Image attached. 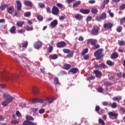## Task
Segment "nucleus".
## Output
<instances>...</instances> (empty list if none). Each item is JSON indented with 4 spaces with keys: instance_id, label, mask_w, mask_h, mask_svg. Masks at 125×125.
Returning <instances> with one entry per match:
<instances>
[{
    "instance_id": "18",
    "label": "nucleus",
    "mask_w": 125,
    "mask_h": 125,
    "mask_svg": "<svg viewBox=\"0 0 125 125\" xmlns=\"http://www.w3.org/2000/svg\"><path fill=\"white\" fill-rule=\"evenodd\" d=\"M80 11L83 14H88L89 12H90V10L89 9H81Z\"/></svg>"
},
{
    "instance_id": "33",
    "label": "nucleus",
    "mask_w": 125,
    "mask_h": 125,
    "mask_svg": "<svg viewBox=\"0 0 125 125\" xmlns=\"http://www.w3.org/2000/svg\"><path fill=\"white\" fill-rule=\"evenodd\" d=\"M33 122H30L28 120L24 121L23 123V125H32Z\"/></svg>"
},
{
    "instance_id": "50",
    "label": "nucleus",
    "mask_w": 125,
    "mask_h": 125,
    "mask_svg": "<svg viewBox=\"0 0 125 125\" xmlns=\"http://www.w3.org/2000/svg\"><path fill=\"white\" fill-rule=\"evenodd\" d=\"M111 107L113 109H115V108H116L117 107V103H113L111 105Z\"/></svg>"
},
{
    "instance_id": "55",
    "label": "nucleus",
    "mask_w": 125,
    "mask_h": 125,
    "mask_svg": "<svg viewBox=\"0 0 125 125\" xmlns=\"http://www.w3.org/2000/svg\"><path fill=\"white\" fill-rule=\"evenodd\" d=\"M18 33L19 34H23V33H25V30L24 29H19L18 31Z\"/></svg>"
},
{
    "instance_id": "20",
    "label": "nucleus",
    "mask_w": 125,
    "mask_h": 125,
    "mask_svg": "<svg viewBox=\"0 0 125 125\" xmlns=\"http://www.w3.org/2000/svg\"><path fill=\"white\" fill-rule=\"evenodd\" d=\"M78 69L77 68L73 67L69 70V72L72 73V74H77V73H78Z\"/></svg>"
},
{
    "instance_id": "42",
    "label": "nucleus",
    "mask_w": 125,
    "mask_h": 125,
    "mask_svg": "<svg viewBox=\"0 0 125 125\" xmlns=\"http://www.w3.org/2000/svg\"><path fill=\"white\" fill-rule=\"evenodd\" d=\"M24 16L25 17H30V16H31V12H27L24 13Z\"/></svg>"
},
{
    "instance_id": "23",
    "label": "nucleus",
    "mask_w": 125,
    "mask_h": 125,
    "mask_svg": "<svg viewBox=\"0 0 125 125\" xmlns=\"http://www.w3.org/2000/svg\"><path fill=\"white\" fill-rule=\"evenodd\" d=\"M25 24V21H20L17 22V26L18 27H22Z\"/></svg>"
},
{
    "instance_id": "51",
    "label": "nucleus",
    "mask_w": 125,
    "mask_h": 125,
    "mask_svg": "<svg viewBox=\"0 0 125 125\" xmlns=\"http://www.w3.org/2000/svg\"><path fill=\"white\" fill-rule=\"evenodd\" d=\"M38 5L41 8H43V7H44V6H45L44 3H39Z\"/></svg>"
},
{
    "instance_id": "16",
    "label": "nucleus",
    "mask_w": 125,
    "mask_h": 125,
    "mask_svg": "<svg viewBox=\"0 0 125 125\" xmlns=\"http://www.w3.org/2000/svg\"><path fill=\"white\" fill-rule=\"evenodd\" d=\"M109 116L110 117L111 119H116L117 117H118V114L113 113L112 112H110L108 113Z\"/></svg>"
},
{
    "instance_id": "6",
    "label": "nucleus",
    "mask_w": 125,
    "mask_h": 125,
    "mask_svg": "<svg viewBox=\"0 0 125 125\" xmlns=\"http://www.w3.org/2000/svg\"><path fill=\"white\" fill-rule=\"evenodd\" d=\"M59 8H58L56 6H53L52 8V13L53 15L57 16L58 14H59Z\"/></svg>"
},
{
    "instance_id": "47",
    "label": "nucleus",
    "mask_w": 125,
    "mask_h": 125,
    "mask_svg": "<svg viewBox=\"0 0 125 125\" xmlns=\"http://www.w3.org/2000/svg\"><path fill=\"white\" fill-rule=\"evenodd\" d=\"M125 8V4H122V5H120L119 7V9L120 10H124Z\"/></svg>"
},
{
    "instance_id": "52",
    "label": "nucleus",
    "mask_w": 125,
    "mask_h": 125,
    "mask_svg": "<svg viewBox=\"0 0 125 125\" xmlns=\"http://www.w3.org/2000/svg\"><path fill=\"white\" fill-rule=\"evenodd\" d=\"M94 68L95 69H99V68H101V64H95Z\"/></svg>"
},
{
    "instance_id": "37",
    "label": "nucleus",
    "mask_w": 125,
    "mask_h": 125,
    "mask_svg": "<svg viewBox=\"0 0 125 125\" xmlns=\"http://www.w3.org/2000/svg\"><path fill=\"white\" fill-rule=\"evenodd\" d=\"M11 123L13 124V125H17V124H19V119L13 120L11 121Z\"/></svg>"
},
{
    "instance_id": "43",
    "label": "nucleus",
    "mask_w": 125,
    "mask_h": 125,
    "mask_svg": "<svg viewBox=\"0 0 125 125\" xmlns=\"http://www.w3.org/2000/svg\"><path fill=\"white\" fill-rule=\"evenodd\" d=\"M95 20H96V21H98V22H101V21H102L103 19L101 16H97L96 17Z\"/></svg>"
},
{
    "instance_id": "22",
    "label": "nucleus",
    "mask_w": 125,
    "mask_h": 125,
    "mask_svg": "<svg viewBox=\"0 0 125 125\" xmlns=\"http://www.w3.org/2000/svg\"><path fill=\"white\" fill-rule=\"evenodd\" d=\"M118 57L119 55L118 53L114 52L111 55L110 58H111V59H117V58Z\"/></svg>"
},
{
    "instance_id": "12",
    "label": "nucleus",
    "mask_w": 125,
    "mask_h": 125,
    "mask_svg": "<svg viewBox=\"0 0 125 125\" xmlns=\"http://www.w3.org/2000/svg\"><path fill=\"white\" fill-rule=\"evenodd\" d=\"M97 42V40L93 39H89L87 42V44L91 43V45H95Z\"/></svg>"
},
{
    "instance_id": "44",
    "label": "nucleus",
    "mask_w": 125,
    "mask_h": 125,
    "mask_svg": "<svg viewBox=\"0 0 125 125\" xmlns=\"http://www.w3.org/2000/svg\"><path fill=\"white\" fill-rule=\"evenodd\" d=\"M120 22L121 25L123 24L124 23H125V17H123L122 18H121Z\"/></svg>"
},
{
    "instance_id": "57",
    "label": "nucleus",
    "mask_w": 125,
    "mask_h": 125,
    "mask_svg": "<svg viewBox=\"0 0 125 125\" xmlns=\"http://www.w3.org/2000/svg\"><path fill=\"white\" fill-rule=\"evenodd\" d=\"M108 13L109 14V16H110L111 18L114 17V14L111 12V10H108Z\"/></svg>"
},
{
    "instance_id": "8",
    "label": "nucleus",
    "mask_w": 125,
    "mask_h": 125,
    "mask_svg": "<svg viewBox=\"0 0 125 125\" xmlns=\"http://www.w3.org/2000/svg\"><path fill=\"white\" fill-rule=\"evenodd\" d=\"M31 103L35 104V103H40L42 104L43 103V100L42 99H33L32 100Z\"/></svg>"
},
{
    "instance_id": "38",
    "label": "nucleus",
    "mask_w": 125,
    "mask_h": 125,
    "mask_svg": "<svg viewBox=\"0 0 125 125\" xmlns=\"http://www.w3.org/2000/svg\"><path fill=\"white\" fill-rule=\"evenodd\" d=\"M88 52V49L86 48L84 49L81 53V55L83 56V55H84V54H86V53H87Z\"/></svg>"
},
{
    "instance_id": "64",
    "label": "nucleus",
    "mask_w": 125,
    "mask_h": 125,
    "mask_svg": "<svg viewBox=\"0 0 125 125\" xmlns=\"http://www.w3.org/2000/svg\"><path fill=\"white\" fill-rule=\"evenodd\" d=\"M91 19H92V17H91V16H88L86 18V21H91Z\"/></svg>"
},
{
    "instance_id": "5",
    "label": "nucleus",
    "mask_w": 125,
    "mask_h": 125,
    "mask_svg": "<svg viewBox=\"0 0 125 125\" xmlns=\"http://www.w3.org/2000/svg\"><path fill=\"white\" fill-rule=\"evenodd\" d=\"M62 51L64 53H68L66 55V57L67 58L73 57V54H74L73 51H70V50H69L68 49H63Z\"/></svg>"
},
{
    "instance_id": "46",
    "label": "nucleus",
    "mask_w": 125,
    "mask_h": 125,
    "mask_svg": "<svg viewBox=\"0 0 125 125\" xmlns=\"http://www.w3.org/2000/svg\"><path fill=\"white\" fill-rule=\"evenodd\" d=\"M97 90L98 91V92H100L101 93L102 92H103L104 89H103V88L100 87L97 88Z\"/></svg>"
},
{
    "instance_id": "36",
    "label": "nucleus",
    "mask_w": 125,
    "mask_h": 125,
    "mask_svg": "<svg viewBox=\"0 0 125 125\" xmlns=\"http://www.w3.org/2000/svg\"><path fill=\"white\" fill-rule=\"evenodd\" d=\"M26 119L27 121H34V117L30 116V115H27L26 117Z\"/></svg>"
},
{
    "instance_id": "62",
    "label": "nucleus",
    "mask_w": 125,
    "mask_h": 125,
    "mask_svg": "<svg viewBox=\"0 0 125 125\" xmlns=\"http://www.w3.org/2000/svg\"><path fill=\"white\" fill-rule=\"evenodd\" d=\"M6 86L4 85V84H0V88H1V89H4L6 88Z\"/></svg>"
},
{
    "instance_id": "48",
    "label": "nucleus",
    "mask_w": 125,
    "mask_h": 125,
    "mask_svg": "<svg viewBox=\"0 0 125 125\" xmlns=\"http://www.w3.org/2000/svg\"><path fill=\"white\" fill-rule=\"evenodd\" d=\"M83 59L84 60H88V59H89V55L87 54V55H84L83 56Z\"/></svg>"
},
{
    "instance_id": "7",
    "label": "nucleus",
    "mask_w": 125,
    "mask_h": 125,
    "mask_svg": "<svg viewBox=\"0 0 125 125\" xmlns=\"http://www.w3.org/2000/svg\"><path fill=\"white\" fill-rule=\"evenodd\" d=\"M66 45H67V43H66V42L64 41H62L57 43V47H58L59 48L65 47Z\"/></svg>"
},
{
    "instance_id": "4",
    "label": "nucleus",
    "mask_w": 125,
    "mask_h": 125,
    "mask_svg": "<svg viewBox=\"0 0 125 125\" xmlns=\"http://www.w3.org/2000/svg\"><path fill=\"white\" fill-rule=\"evenodd\" d=\"M100 30V27H99L98 26H95L92 29L91 34H92L93 36H97V35L99 34Z\"/></svg>"
},
{
    "instance_id": "1",
    "label": "nucleus",
    "mask_w": 125,
    "mask_h": 125,
    "mask_svg": "<svg viewBox=\"0 0 125 125\" xmlns=\"http://www.w3.org/2000/svg\"><path fill=\"white\" fill-rule=\"evenodd\" d=\"M3 98H4V99H6L1 103V105H2L3 107H6V106H7L8 104L11 103V102L13 101V99H14V98L9 94H4L3 95Z\"/></svg>"
},
{
    "instance_id": "17",
    "label": "nucleus",
    "mask_w": 125,
    "mask_h": 125,
    "mask_svg": "<svg viewBox=\"0 0 125 125\" xmlns=\"http://www.w3.org/2000/svg\"><path fill=\"white\" fill-rule=\"evenodd\" d=\"M7 11L9 14H12V13L14 12V7H7Z\"/></svg>"
},
{
    "instance_id": "31",
    "label": "nucleus",
    "mask_w": 125,
    "mask_h": 125,
    "mask_svg": "<svg viewBox=\"0 0 125 125\" xmlns=\"http://www.w3.org/2000/svg\"><path fill=\"white\" fill-rule=\"evenodd\" d=\"M24 28L26 31H33L34 30L32 26L30 27L29 25H26Z\"/></svg>"
},
{
    "instance_id": "2",
    "label": "nucleus",
    "mask_w": 125,
    "mask_h": 125,
    "mask_svg": "<svg viewBox=\"0 0 125 125\" xmlns=\"http://www.w3.org/2000/svg\"><path fill=\"white\" fill-rule=\"evenodd\" d=\"M102 49H98L95 53L94 56L97 60H100L102 58Z\"/></svg>"
},
{
    "instance_id": "34",
    "label": "nucleus",
    "mask_w": 125,
    "mask_h": 125,
    "mask_svg": "<svg viewBox=\"0 0 125 125\" xmlns=\"http://www.w3.org/2000/svg\"><path fill=\"white\" fill-rule=\"evenodd\" d=\"M106 64H108V66H113V65H115V62L110 60H108L106 61Z\"/></svg>"
},
{
    "instance_id": "49",
    "label": "nucleus",
    "mask_w": 125,
    "mask_h": 125,
    "mask_svg": "<svg viewBox=\"0 0 125 125\" xmlns=\"http://www.w3.org/2000/svg\"><path fill=\"white\" fill-rule=\"evenodd\" d=\"M99 124H100L101 125H105V122H104V121H103V120H102L101 119H99Z\"/></svg>"
},
{
    "instance_id": "26",
    "label": "nucleus",
    "mask_w": 125,
    "mask_h": 125,
    "mask_svg": "<svg viewBox=\"0 0 125 125\" xmlns=\"http://www.w3.org/2000/svg\"><path fill=\"white\" fill-rule=\"evenodd\" d=\"M75 18L77 20H81L83 19V16H82L80 14H77L75 16Z\"/></svg>"
},
{
    "instance_id": "41",
    "label": "nucleus",
    "mask_w": 125,
    "mask_h": 125,
    "mask_svg": "<svg viewBox=\"0 0 125 125\" xmlns=\"http://www.w3.org/2000/svg\"><path fill=\"white\" fill-rule=\"evenodd\" d=\"M123 30V27H122L121 26H118L117 29H116V31L117 32H118V33H121V32H122Z\"/></svg>"
},
{
    "instance_id": "61",
    "label": "nucleus",
    "mask_w": 125,
    "mask_h": 125,
    "mask_svg": "<svg viewBox=\"0 0 125 125\" xmlns=\"http://www.w3.org/2000/svg\"><path fill=\"white\" fill-rule=\"evenodd\" d=\"M46 12L47 13H51V11H50V8L49 7L46 8Z\"/></svg>"
},
{
    "instance_id": "60",
    "label": "nucleus",
    "mask_w": 125,
    "mask_h": 125,
    "mask_svg": "<svg viewBox=\"0 0 125 125\" xmlns=\"http://www.w3.org/2000/svg\"><path fill=\"white\" fill-rule=\"evenodd\" d=\"M16 115L17 116V117H21V113L19 111H17L16 112Z\"/></svg>"
},
{
    "instance_id": "24",
    "label": "nucleus",
    "mask_w": 125,
    "mask_h": 125,
    "mask_svg": "<svg viewBox=\"0 0 125 125\" xmlns=\"http://www.w3.org/2000/svg\"><path fill=\"white\" fill-rule=\"evenodd\" d=\"M28 41H24L21 43L22 47L24 48H27V46H28Z\"/></svg>"
},
{
    "instance_id": "27",
    "label": "nucleus",
    "mask_w": 125,
    "mask_h": 125,
    "mask_svg": "<svg viewBox=\"0 0 125 125\" xmlns=\"http://www.w3.org/2000/svg\"><path fill=\"white\" fill-rule=\"evenodd\" d=\"M6 7H8V5L6 4H2L1 6H0V9L1 11H3L6 8Z\"/></svg>"
},
{
    "instance_id": "54",
    "label": "nucleus",
    "mask_w": 125,
    "mask_h": 125,
    "mask_svg": "<svg viewBox=\"0 0 125 125\" xmlns=\"http://www.w3.org/2000/svg\"><path fill=\"white\" fill-rule=\"evenodd\" d=\"M54 83L55 84H60V83H59V81L58 79H55L54 80Z\"/></svg>"
},
{
    "instance_id": "25",
    "label": "nucleus",
    "mask_w": 125,
    "mask_h": 125,
    "mask_svg": "<svg viewBox=\"0 0 125 125\" xmlns=\"http://www.w3.org/2000/svg\"><path fill=\"white\" fill-rule=\"evenodd\" d=\"M91 12H92L93 14H96L97 12H98V9L96 7H93L91 9Z\"/></svg>"
},
{
    "instance_id": "15",
    "label": "nucleus",
    "mask_w": 125,
    "mask_h": 125,
    "mask_svg": "<svg viewBox=\"0 0 125 125\" xmlns=\"http://www.w3.org/2000/svg\"><path fill=\"white\" fill-rule=\"evenodd\" d=\"M31 90L34 94H38L39 93V88H38L37 86H33Z\"/></svg>"
},
{
    "instance_id": "3",
    "label": "nucleus",
    "mask_w": 125,
    "mask_h": 125,
    "mask_svg": "<svg viewBox=\"0 0 125 125\" xmlns=\"http://www.w3.org/2000/svg\"><path fill=\"white\" fill-rule=\"evenodd\" d=\"M2 78H5V79H16V78H18V74H11L9 76H7L5 75V73H2Z\"/></svg>"
},
{
    "instance_id": "29",
    "label": "nucleus",
    "mask_w": 125,
    "mask_h": 125,
    "mask_svg": "<svg viewBox=\"0 0 125 125\" xmlns=\"http://www.w3.org/2000/svg\"><path fill=\"white\" fill-rule=\"evenodd\" d=\"M112 100H113V101H120V100H122V96L115 97L112 98Z\"/></svg>"
},
{
    "instance_id": "35",
    "label": "nucleus",
    "mask_w": 125,
    "mask_h": 125,
    "mask_svg": "<svg viewBox=\"0 0 125 125\" xmlns=\"http://www.w3.org/2000/svg\"><path fill=\"white\" fill-rule=\"evenodd\" d=\"M46 101H47V102L50 104L52 103L53 101H54V99L52 98H47L46 99Z\"/></svg>"
},
{
    "instance_id": "32",
    "label": "nucleus",
    "mask_w": 125,
    "mask_h": 125,
    "mask_svg": "<svg viewBox=\"0 0 125 125\" xmlns=\"http://www.w3.org/2000/svg\"><path fill=\"white\" fill-rule=\"evenodd\" d=\"M70 68H71V65L69 64L65 63L63 65V69L65 70H69Z\"/></svg>"
},
{
    "instance_id": "45",
    "label": "nucleus",
    "mask_w": 125,
    "mask_h": 125,
    "mask_svg": "<svg viewBox=\"0 0 125 125\" xmlns=\"http://www.w3.org/2000/svg\"><path fill=\"white\" fill-rule=\"evenodd\" d=\"M37 19L39 21H42L43 18L42 17V15H38L37 17Z\"/></svg>"
},
{
    "instance_id": "21",
    "label": "nucleus",
    "mask_w": 125,
    "mask_h": 125,
    "mask_svg": "<svg viewBox=\"0 0 125 125\" xmlns=\"http://www.w3.org/2000/svg\"><path fill=\"white\" fill-rule=\"evenodd\" d=\"M82 3V2L81 0H78L77 1H76L75 3H74L72 5V7L73 8H76V7H78V6H80V5Z\"/></svg>"
},
{
    "instance_id": "59",
    "label": "nucleus",
    "mask_w": 125,
    "mask_h": 125,
    "mask_svg": "<svg viewBox=\"0 0 125 125\" xmlns=\"http://www.w3.org/2000/svg\"><path fill=\"white\" fill-rule=\"evenodd\" d=\"M102 104L103 105V106H108L109 105V103L107 102H104L102 103Z\"/></svg>"
},
{
    "instance_id": "11",
    "label": "nucleus",
    "mask_w": 125,
    "mask_h": 125,
    "mask_svg": "<svg viewBox=\"0 0 125 125\" xmlns=\"http://www.w3.org/2000/svg\"><path fill=\"white\" fill-rule=\"evenodd\" d=\"M93 73L96 75V78H101V76H102V72H101L98 70H94Z\"/></svg>"
},
{
    "instance_id": "40",
    "label": "nucleus",
    "mask_w": 125,
    "mask_h": 125,
    "mask_svg": "<svg viewBox=\"0 0 125 125\" xmlns=\"http://www.w3.org/2000/svg\"><path fill=\"white\" fill-rule=\"evenodd\" d=\"M118 44H119V45H120V46L125 45V41L119 40L118 41Z\"/></svg>"
},
{
    "instance_id": "13",
    "label": "nucleus",
    "mask_w": 125,
    "mask_h": 125,
    "mask_svg": "<svg viewBox=\"0 0 125 125\" xmlns=\"http://www.w3.org/2000/svg\"><path fill=\"white\" fill-rule=\"evenodd\" d=\"M58 24V21H57V20H54L51 22L50 26L51 27V28H55L56 26H57Z\"/></svg>"
},
{
    "instance_id": "63",
    "label": "nucleus",
    "mask_w": 125,
    "mask_h": 125,
    "mask_svg": "<svg viewBox=\"0 0 125 125\" xmlns=\"http://www.w3.org/2000/svg\"><path fill=\"white\" fill-rule=\"evenodd\" d=\"M44 112H45V110L43 109H41L39 110V114H43Z\"/></svg>"
},
{
    "instance_id": "10",
    "label": "nucleus",
    "mask_w": 125,
    "mask_h": 125,
    "mask_svg": "<svg viewBox=\"0 0 125 125\" xmlns=\"http://www.w3.org/2000/svg\"><path fill=\"white\" fill-rule=\"evenodd\" d=\"M113 27V23L107 22L104 24V29H112Z\"/></svg>"
},
{
    "instance_id": "9",
    "label": "nucleus",
    "mask_w": 125,
    "mask_h": 125,
    "mask_svg": "<svg viewBox=\"0 0 125 125\" xmlns=\"http://www.w3.org/2000/svg\"><path fill=\"white\" fill-rule=\"evenodd\" d=\"M16 3H17V9L18 11H20L22 8V3L19 0H16Z\"/></svg>"
},
{
    "instance_id": "58",
    "label": "nucleus",
    "mask_w": 125,
    "mask_h": 125,
    "mask_svg": "<svg viewBox=\"0 0 125 125\" xmlns=\"http://www.w3.org/2000/svg\"><path fill=\"white\" fill-rule=\"evenodd\" d=\"M57 6L58 7H59V8H62V7H63V5H62V4L60 3H57Z\"/></svg>"
},
{
    "instance_id": "19",
    "label": "nucleus",
    "mask_w": 125,
    "mask_h": 125,
    "mask_svg": "<svg viewBox=\"0 0 125 125\" xmlns=\"http://www.w3.org/2000/svg\"><path fill=\"white\" fill-rule=\"evenodd\" d=\"M24 4L29 7H32L33 6V3L31 1L26 0L24 2Z\"/></svg>"
},
{
    "instance_id": "53",
    "label": "nucleus",
    "mask_w": 125,
    "mask_h": 125,
    "mask_svg": "<svg viewBox=\"0 0 125 125\" xmlns=\"http://www.w3.org/2000/svg\"><path fill=\"white\" fill-rule=\"evenodd\" d=\"M101 68H103V69H106L107 68V66L105 63H102L101 64Z\"/></svg>"
},
{
    "instance_id": "39",
    "label": "nucleus",
    "mask_w": 125,
    "mask_h": 125,
    "mask_svg": "<svg viewBox=\"0 0 125 125\" xmlns=\"http://www.w3.org/2000/svg\"><path fill=\"white\" fill-rule=\"evenodd\" d=\"M101 18L103 20H104V19H106L107 18V15H106V13H103L101 15Z\"/></svg>"
},
{
    "instance_id": "14",
    "label": "nucleus",
    "mask_w": 125,
    "mask_h": 125,
    "mask_svg": "<svg viewBox=\"0 0 125 125\" xmlns=\"http://www.w3.org/2000/svg\"><path fill=\"white\" fill-rule=\"evenodd\" d=\"M42 47V42L40 41L34 43V48L36 49H39Z\"/></svg>"
},
{
    "instance_id": "56",
    "label": "nucleus",
    "mask_w": 125,
    "mask_h": 125,
    "mask_svg": "<svg viewBox=\"0 0 125 125\" xmlns=\"http://www.w3.org/2000/svg\"><path fill=\"white\" fill-rule=\"evenodd\" d=\"M52 50H53V47L52 46H50L49 47V50H48V52H49V53L52 52Z\"/></svg>"
},
{
    "instance_id": "30",
    "label": "nucleus",
    "mask_w": 125,
    "mask_h": 125,
    "mask_svg": "<svg viewBox=\"0 0 125 125\" xmlns=\"http://www.w3.org/2000/svg\"><path fill=\"white\" fill-rule=\"evenodd\" d=\"M49 57L51 59H52L53 60H54L55 59H57L58 58V56H57V54H53V55H50L49 56Z\"/></svg>"
},
{
    "instance_id": "28",
    "label": "nucleus",
    "mask_w": 125,
    "mask_h": 125,
    "mask_svg": "<svg viewBox=\"0 0 125 125\" xmlns=\"http://www.w3.org/2000/svg\"><path fill=\"white\" fill-rule=\"evenodd\" d=\"M16 31V27L15 26H13L10 29V32L11 34H15Z\"/></svg>"
}]
</instances>
